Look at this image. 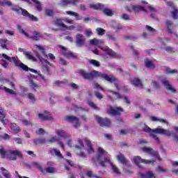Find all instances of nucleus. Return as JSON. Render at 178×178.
Wrapping results in <instances>:
<instances>
[{
    "instance_id": "obj_56",
    "label": "nucleus",
    "mask_w": 178,
    "mask_h": 178,
    "mask_svg": "<svg viewBox=\"0 0 178 178\" xmlns=\"http://www.w3.org/2000/svg\"><path fill=\"white\" fill-rule=\"evenodd\" d=\"M0 65H1V66L4 67L6 69V67L9 66V63H8V61H6V60L2 59L0 60Z\"/></svg>"
},
{
    "instance_id": "obj_30",
    "label": "nucleus",
    "mask_w": 178,
    "mask_h": 178,
    "mask_svg": "<svg viewBox=\"0 0 178 178\" xmlns=\"http://www.w3.org/2000/svg\"><path fill=\"white\" fill-rule=\"evenodd\" d=\"M54 24L58 27H63V29L64 27H66V24H65L60 19H56L54 20Z\"/></svg>"
},
{
    "instance_id": "obj_63",
    "label": "nucleus",
    "mask_w": 178,
    "mask_h": 178,
    "mask_svg": "<svg viewBox=\"0 0 178 178\" xmlns=\"http://www.w3.org/2000/svg\"><path fill=\"white\" fill-rule=\"evenodd\" d=\"M59 63L60 65H63V66H66L67 65V61H66V60L60 58H59Z\"/></svg>"
},
{
    "instance_id": "obj_53",
    "label": "nucleus",
    "mask_w": 178,
    "mask_h": 178,
    "mask_svg": "<svg viewBox=\"0 0 178 178\" xmlns=\"http://www.w3.org/2000/svg\"><path fill=\"white\" fill-rule=\"evenodd\" d=\"M78 143L80 144L81 146H75V148H78V149H82V148H84V144L83 143V140L80 139V138H78Z\"/></svg>"
},
{
    "instance_id": "obj_51",
    "label": "nucleus",
    "mask_w": 178,
    "mask_h": 178,
    "mask_svg": "<svg viewBox=\"0 0 178 178\" xmlns=\"http://www.w3.org/2000/svg\"><path fill=\"white\" fill-rule=\"evenodd\" d=\"M133 9L135 12H140V10H143V11L145 10L144 7L141 6H134Z\"/></svg>"
},
{
    "instance_id": "obj_13",
    "label": "nucleus",
    "mask_w": 178,
    "mask_h": 178,
    "mask_svg": "<svg viewBox=\"0 0 178 178\" xmlns=\"http://www.w3.org/2000/svg\"><path fill=\"white\" fill-rule=\"evenodd\" d=\"M166 27H167V31L170 34H175L176 33L175 32V24H173V22L169 19H167L165 22Z\"/></svg>"
},
{
    "instance_id": "obj_20",
    "label": "nucleus",
    "mask_w": 178,
    "mask_h": 178,
    "mask_svg": "<svg viewBox=\"0 0 178 178\" xmlns=\"http://www.w3.org/2000/svg\"><path fill=\"white\" fill-rule=\"evenodd\" d=\"M142 151H143V152H146L147 154H149V155H152L153 156H156L158 155V152H154V149L151 147H144L142 148Z\"/></svg>"
},
{
    "instance_id": "obj_12",
    "label": "nucleus",
    "mask_w": 178,
    "mask_h": 178,
    "mask_svg": "<svg viewBox=\"0 0 178 178\" xmlns=\"http://www.w3.org/2000/svg\"><path fill=\"white\" fill-rule=\"evenodd\" d=\"M80 1L79 0H60L58 5L60 6H67V5H77Z\"/></svg>"
},
{
    "instance_id": "obj_2",
    "label": "nucleus",
    "mask_w": 178,
    "mask_h": 178,
    "mask_svg": "<svg viewBox=\"0 0 178 178\" xmlns=\"http://www.w3.org/2000/svg\"><path fill=\"white\" fill-rule=\"evenodd\" d=\"M96 159L102 168H105L108 166V165H111L114 173H117L118 175L120 173L119 168L116 167V165H113L111 161V159L108 158V152H105L102 147H98V154L96 156Z\"/></svg>"
},
{
    "instance_id": "obj_50",
    "label": "nucleus",
    "mask_w": 178,
    "mask_h": 178,
    "mask_svg": "<svg viewBox=\"0 0 178 178\" xmlns=\"http://www.w3.org/2000/svg\"><path fill=\"white\" fill-rule=\"evenodd\" d=\"M0 155L1 158L5 159L6 158V155L8 156V152L5 151V149H3V147H1L0 149Z\"/></svg>"
},
{
    "instance_id": "obj_54",
    "label": "nucleus",
    "mask_w": 178,
    "mask_h": 178,
    "mask_svg": "<svg viewBox=\"0 0 178 178\" xmlns=\"http://www.w3.org/2000/svg\"><path fill=\"white\" fill-rule=\"evenodd\" d=\"M17 30L22 33L26 35V37H29V34L24 31V29L20 25H17Z\"/></svg>"
},
{
    "instance_id": "obj_24",
    "label": "nucleus",
    "mask_w": 178,
    "mask_h": 178,
    "mask_svg": "<svg viewBox=\"0 0 178 178\" xmlns=\"http://www.w3.org/2000/svg\"><path fill=\"white\" fill-rule=\"evenodd\" d=\"M85 143H86V145L88 146V154H93L94 148H92V144L91 143V141H90L88 138H85Z\"/></svg>"
},
{
    "instance_id": "obj_10",
    "label": "nucleus",
    "mask_w": 178,
    "mask_h": 178,
    "mask_svg": "<svg viewBox=\"0 0 178 178\" xmlns=\"http://www.w3.org/2000/svg\"><path fill=\"white\" fill-rule=\"evenodd\" d=\"M75 43L76 47L81 48L86 44V37L81 33L76 34Z\"/></svg>"
},
{
    "instance_id": "obj_6",
    "label": "nucleus",
    "mask_w": 178,
    "mask_h": 178,
    "mask_svg": "<svg viewBox=\"0 0 178 178\" xmlns=\"http://www.w3.org/2000/svg\"><path fill=\"white\" fill-rule=\"evenodd\" d=\"M134 162L138 168H143L141 163H145L146 165H154L155 161L145 160L141 158L140 156H136L134 157Z\"/></svg>"
},
{
    "instance_id": "obj_38",
    "label": "nucleus",
    "mask_w": 178,
    "mask_h": 178,
    "mask_svg": "<svg viewBox=\"0 0 178 178\" xmlns=\"http://www.w3.org/2000/svg\"><path fill=\"white\" fill-rule=\"evenodd\" d=\"M67 83V81H54V84L56 87H62V86H65V84Z\"/></svg>"
},
{
    "instance_id": "obj_9",
    "label": "nucleus",
    "mask_w": 178,
    "mask_h": 178,
    "mask_svg": "<svg viewBox=\"0 0 178 178\" xmlns=\"http://www.w3.org/2000/svg\"><path fill=\"white\" fill-rule=\"evenodd\" d=\"M16 155L19 156V158H23V154H22L17 150H9L7 152V158L10 161H16Z\"/></svg>"
},
{
    "instance_id": "obj_16",
    "label": "nucleus",
    "mask_w": 178,
    "mask_h": 178,
    "mask_svg": "<svg viewBox=\"0 0 178 178\" xmlns=\"http://www.w3.org/2000/svg\"><path fill=\"white\" fill-rule=\"evenodd\" d=\"M161 83L162 84H163V86H165V87H166V90H168V91H171V92H176V89L172 87V85H170L168 79H162Z\"/></svg>"
},
{
    "instance_id": "obj_36",
    "label": "nucleus",
    "mask_w": 178,
    "mask_h": 178,
    "mask_svg": "<svg viewBox=\"0 0 178 178\" xmlns=\"http://www.w3.org/2000/svg\"><path fill=\"white\" fill-rule=\"evenodd\" d=\"M35 54L37 58L39 59V60L42 62V63H48L49 65H51V63L48 60L44 59L37 51H35Z\"/></svg>"
},
{
    "instance_id": "obj_47",
    "label": "nucleus",
    "mask_w": 178,
    "mask_h": 178,
    "mask_svg": "<svg viewBox=\"0 0 178 178\" xmlns=\"http://www.w3.org/2000/svg\"><path fill=\"white\" fill-rule=\"evenodd\" d=\"M88 104L89 106H90V108H92L93 109H95L96 111H99V108H98L94 102L88 100Z\"/></svg>"
},
{
    "instance_id": "obj_64",
    "label": "nucleus",
    "mask_w": 178,
    "mask_h": 178,
    "mask_svg": "<svg viewBox=\"0 0 178 178\" xmlns=\"http://www.w3.org/2000/svg\"><path fill=\"white\" fill-rule=\"evenodd\" d=\"M177 13H178L177 9H175L172 12V16L173 19H178Z\"/></svg>"
},
{
    "instance_id": "obj_21",
    "label": "nucleus",
    "mask_w": 178,
    "mask_h": 178,
    "mask_svg": "<svg viewBox=\"0 0 178 178\" xmlns=\"http://www.w3.org/2000/svg\"><path fill=\"white\" fill-rule=\"evenodd\" d=\"M49 154H51V155H56V156H58V158L63 159V156L61 154L60 151L58 149L54 148L53 149L49 150Z\"/></svg>"
},
{
    "instance_id": "obj_4",
    "label": "nucleus",
    "mask_w": 178,
    "mask_h": 178,
    "mask_svg": "<svg viewBox=\"0 0 178 178\" xmlns=\"http://www.w3.org/2000/svg\"><path fill=\"white\" fill-rule=\"evenodd\" d=\"M3 58L4 59H6V60H8V62H13L17 66V67H21L24 72H29V67H28L27 65H24L23 63L20 62L19 60L16 59V57H10L6 55V54H2Z\"/></svg>"
},
{
    "instance_id": "obj_48",
    "label": "nucleus",
    "mask_w": 178,
    "mask_h": 178,
    "mask_svg": "<svg viewBox=\"0 0 178 178\" xmlns=\"http://www.w3.org/2000/svg\"><path fill=\"white\" fill-rule=\"evenodd\" d=\"M47 173H56V168L54 167H48L45 168Z\"/></svg>"
},
{
    "instance_id": "obj_43",
    "label": "nucleus",
    "mask_w": 178,
    "mask_h": 178,
    "mask_svg": "<svg viewBox=\"0 0 178 178\" xmlns=\"http://www.w3.org/2000/svg\"><path fill=\"white\" fill-rule=\"evenodd\" d=\"M10 129L11 130H13V131H15L16 133L19 132V131L20 130V128L17 127V125L15 123L10 124Z\"/></svg>"
},
{
    "instance_id": "obj_28",
    "label": "nucleus",
    "mask_w": 178,
    "mask_h": 178,
    "mask_svg": "<svg viewBox=\"0 0 178 178\" xmlns=\"http://www.w3.org/2000/svg\"><path fill=\"white\" fill-rule=\"evenodd\" d=\"M145 65L148 69H152V70H154V69H155V64L152 63V62L148 58L145 59Z\"/></svg>"
},
{
    "instance_id": "obj_8",
    "label": "nucleus",
    "mask_w": 178,
    "mask_h": 178,
    "mask_svg": "<svg viewBox=\"0 0 178 178\" xmlns=\"http://www.w3.org/2000/svg\"><path fill=\"white\" fill-rule=\"evenodd\" d=\"M96 120L97 123L102 127H109L111 126V120L108 118H102L98 115L95 116Z\"/></svg>"
},
{
    "instance_id": "obj_41",
    "label": "nucleus",
    "mask_w": 178,
    "mask_h": 178,
    "mask_svg": "<svg viewBox=\"0 0 178 178\" xmlns=\"http://www.w3.org/2000/svg\"><path fill=\"white\" fill-rule=\"evenodd\" d=\"M45 16H48L49 17H52L55 13H54V10L46 9L44 12Z\"/></svg>"
},
{
    "instance_id": "obj_49",
    "label": "nucleus",
    "mask_w": 178,
    "mask_h": 178,
    "mask_svg": "<svg viewBox=\"0 0 178 178\" xmlns=\"http://www.w3.org/2000/svg\"><path fill=\"white\" fill-rule=\"evenodd\" d=\"M152 84L154 88H155V90H160L161 89V84H159L158 83V81H152Z\"/></svg>"
},
{
    "instance_id": "obj_62",
    "label": "nucleus",
    "mask_w": 178,
    "mask_h": 178,
    "mask_svg": "<svg viewBox=\"0 0 178 178\" xmlns=\"http://www.w3.org/2000/svg\"><path fill=\"white\" fill-rule=\"evenodd\" d=\"M6 92H8V94H10L11 95H16L17 93L15 92V90L10 89V88H6Z\"/></svg>"
},
{
    "instance_id": "obj_60",
    "label": "nucleus",
    "mask_w": 178,
    "mask_h": 178,
    "mask_svg": "<svg viewBox=\"0 0 178 178\" xmlns=\"http://www.w3.org/2000/svg\"><path fill=\"white\" fill-rule=\"evenodd\" d=\"M85 34L86 37H91V35H92V31L90 29H86L85 31Z\"/></svg>"
},
{
    "instance_id": "obj_29",
    "label": "nucleus",
    "mask_w": 178,
    "mask_h": 178,
    "mask_svg": "<svg viewBox=\"0 0 178 178\" xmlns=\"http://www.w3.org/2000/svg\"><path fill=\"white\" fill-rule=\"evenodd\" d=\"M90 8H92V9H95V10H101L105 8V6L99 3L97 4H90Z\"/></svg>"
},
{
    "instance_id": "obj_39",
    "label": "nucleus",
    "mask_w": 178,
    "mask_h": 178,
    "mask_svg": "<svg viewBox=\"0 0 178 178\" xmlns=\"http://www.w3.org/2000/svg\"><path fill=\"white\" fill-rule=\"evenodd\" d=\"M33 2L35 3V8L37 10L41 12L42 10V7L41 6V3L38 0H32Z\"/></svg>"
},
{
    "instance_id": "obj_37",
    "label": "nucleus",
    "mask_w": 178,
    "mask_h": 178,
    "mask_svg": "<svg viewBox=\"0 0 178 178\" xmlns=\"http://www.w3.org/2000/svg\"><path fill=\"white\" fill-rule=\"evenodd\" d=\"M86 176H88V177H90V178H102L94 174V172L91 170L87 171Z\"/></svg>"
},
{
    "instance_id": "obj_42",
    "label": "nucleus",
    "mask_w": 178,
    "mask_h": 178,
    "mask_svg": "<svg viewBox=\"0 0 178 178\" xmlns=\"http://www.w3.org/2000/svg\"><path fill=\"white\" fill-rule=\"evenodd\" d=\"M1 170L3 176H5V177H6V178L10 177V174L9 173V171H8V170L5 169V168L1 167Z\"/></svg>"
},
{
    "instance_id": "obj_5",
    "label": "nucleus",
    "mask_w": 178,
    "mask_h": 178,
    "mask_svg": "<svg viewBox=\"0 0 178 178\" xmlns=\"http://www.w3.org/2000/svg\"><path fill=\"white\" fill-rule=\"evenodd\" d=\"M108 115L112 116H120L122 115V112H124V110L122 107H113L112 106H108L106 110Z\"/></svg>"
},
{
    "instance_id": "obj_11",
    "label": "nucleus",
    "mask_w": 178,
    "mask_h": 178,
    "mask_svg": "<svg viewBox=\"0 0 178 178\" xmlns=\"http://www.w3.org/2000/svg\"><path fill=\"white\" fill-rule=\"evenodd\" d=\"M66 120L67 122H70V123H72L75 129H77V127H80V121L79 118H77L74 115L67 116Z\"/></svg>"
},
{
    "instance_id": "obj_1",
    "label": "nucleus",
    "mask_w": 178,
    "mask_h": 178,
    "mask_svg": "<svg viewBox=\"0 0 178 178\" xmlns=\"http://www.w3.org/2000/svg\"><path fill=\"white\" fill-rule=\"evenodd\" d=\"M76 72L85 80H94L95 77H102V79H104V80L109 81V83H115V87H116L117 90H119V80L113 75L108 76L106 74H102L96 70L87 72L83 69L78 70Z\"/></svg>"
},
{
    "instance_id": "obj_52",
    "label": "nucleus",
    "mask_w": 178,
    "mask_h": 178,
    "mask_svg": "<svg viewBox=\"0 0 178 178\" xmlns=\"http://www.w3.org/2000/svg\"><path fill=\"white\" fill-rule=\"evenodd\" d=\"M103 12L104 15H106L107 16H112L113 15V13L109 8H104Z\"/></svg>"
},
{
    "instance_id": "obj_15",
    "label": "nucleus",
    "mask_w": 178,
    "mask_h": 178,
    "mask_svg": "<svg viewBox=\"0 0 178 178\" xmlns=\"http://www.w3.org/2000/svg\"><path fill=\"white\" fill-rule=\"evenodd\" d=\"M47 143L50 144H54V143H58V145L61 147V148H65V145H63V142L60 141V138H58L57 136H54L48 139Z\"/></svg>"
},
{
    "instance_id": "obj_32",
    "label": "nucleus",
    "mask_w": 178,
    "mask_h": 178,
    "mask_svg": "<svg viewBox=\"0 0 178 178\" xmlns=\"http://www.w3.org/2000/svg\"><path fill=\"white\" fill-rule=\"evenodd\" d=\"M9 42V40L8 39H1L0 40V44L1 48L3 49H8V47L6 46V44Z\"/></svg>"
},
{
    "instance_id": "obj_57",
    "label": "nucleus",
    "mask_w": 178,
    "mask_h": 178,
    "mask_svg": "<svg viewBox=\"0 0 178 178\" xmlns=\"http://www.w3.org/2000/svg\"><path fill=\"white\" fill-rule=\"evenodd\" d=\"M36 48L40 51L42 55H45V49L44 47L40 46V45H36ZM47 56V55H45Z\"/></svg>"
},
{
    "instance_id": "obj_44",
    "label": "nucleus",
    "mask_w": 178,
    "mask_h": 178,
    "mask_svg": "<svg viewBox=\"0 0 178 178\" xmlns=\"http://www.w3.org/2000/svg\"><path fill=\"white\" fill-rule=\"evenodd\" d=\"M0 5L1 6H5V5H7V6H12V3L8 0H3L2 1H0Z\"/></svg>"
},
{
    "instance_id": "obj_22",
    "label": "nucleus",
    "mask_w": 178,
    "mask_h": 178,
    "mask_svg": "<svg viewBox=\"0 0 178 178\" xmlns=\"http://www.w3.org/2000/svg\"><path fill=\"white\" fill-rule=\"evenodd\" d=\"M65 13L70 16H74L76 20H82L83 16L80 15L79 13L74 11H66Z\"/></svg>"
},
{
    "instance_id": "obj_46",
    "label": "nucleus",
    "mask_w": 178,
    "mask_h": 178,
    "mask_svg": "<svg viewBox=\"0 0 178 178\" xmlns=\"http://www.w3.org/2000/svg\"><path fill=\"white\" fill-rule=\"evenodd\" d=\"M165 73L166 74H175V73H178V70H172L170 68H167L165 70Z\"/></svg>"
},
{
    "instance_id": "obj_23",
    "label": "nucleus",
    "mask_w": 178,
    "mask_h": 178,
    "mask_svg": "<svg viewBox=\"0 0 178 178\" xmlns=\"http://www.w3.org/2000/svg\"><path fill=\"white\" fill-rule=\"evenodd\" d=\"M33 143H34L35 145H38L40 144H47V140L45 138H35L33 140Z\"/></svg>"
},
{
    "instance_id": "obj_7",
    "label": "nucleus",
    "mask_w": 178,
    "mask_h": 178,
    "mask_svg": "<svg viewBox=\"0 0 178 178\" xmlns=\"http://www.w3.org/2000/svg\"><path fill=\"white\" fill-rule=\"evenodd\" d=\"M99 48L104 52H106V54L109 55V56H111V58H114L115 59H120L122 58L120 54L115 52L112 49H109V47H100Z\"/></svg>"
},
{
    "instance_id": "obj_26",
    "label": "nucleus",
    "mask_w": 178,
    "mask_h": 178,
    "mask_svg": "<svg viewBox=\"0 0 178 178\" xmlns=\"http://www.w3.org/2000/svg\"><path fill=\"white\" fill-rule=\"evenodd\" d=\"M24 16H26V17H29V19H30V20H31L32 22H38V18L30 14L27 10L26 11L24 12Z\"/></svg>"
},
{
    "instance_id": "obj_45",
    "label": "nucleus",
    "mask_w": 178,
    "mask_h": 178,
    "mask_svg": "<svg viewBox=\"0 0 178 178\" xmlns=\"http://www.w3.org/2000/svg\"><path fill=\"white\" fill-rule=\"evenodd\" d=\"M38 116H39V119H40V120H48V119H49V115H44V114H42V113H40L38 114Z\"/></svg>"
},
{
    "instance_id": "obj_33",
    "label": "nucleus",
    "mask_w": 178,
    "mask_h": 178,
    "mask_svg": "<svg viewBox=\"0 0 178 178\" xmlns=\"http://www.w3.org/2000/svg\"><path fill=\"white\" fill-rule=\"evenodd\" d=\"M104 42L102 40H99L97 38H94L90 40V45H99V44H102Z\"/></svg>"
},
{
    "instance_id": "obj_35",
    "label": "nucleus",
    "mask_w": 178,
    "mask_h": 178,
    "mask_svg": "<svg viewBox=\"0 0 178 178\" xmlns=\"http://www.w3.org/2000/svg\"><path fill=\"white\" fill-rule=\"evenodd\" d=\"M57 134L59 137H62L63 138H70V137H72V135L66 134L63 131H59Z\"/></svg>"
},
{
    "instance_id": "obj_3",
    "label": "nucleus",
    "mask_w": 178,
    "mask_h": 178,
    "mask_svg": "<svg viewBox=\"0 0 178 178\" xmlns=\"http://www.w3.org/2000/svg\"><path fill=\"white\" fill-rule=\"evenodd\" d=\"M143 131H145L146 133H149L150 137L154 138L157 144H159L161 141L159 140V138H158L156 134H162L163 136H166L167 137H170L172 136V133H170V131L169 130L161 129L159 127L154 129H152L147 124H145V127H143Z\"/></svg>"
},
{
    "instance_id": "obj_40",
    "label": "nucleus",
    "mask_w": 178,
    "mask_h": 178,
    "mask_svg": "<svg viewBox=\"0 0 178 178\" xmlns=\"http://www.w3.org/2000/svg\"><path fill=\"white\" fill-rule=\"evenodd\" d=\"M89 63L93 66H95L96 67H99V66H101L99 61L94 59L89 60Z\"/></svg>"
},
{
    "instance_id": "obj_34",
    "label": "nucleus",
    "mask_w": 178,
    "mask_h": 178,
    "mask_svg": "<svg viewBox=\"0 0 178 178\" xmlns=\"http://www.w3.org/2000/svg\"><path fill=\"white\" fill-rule=\"evenodd\" d=\"M30 87L33 88L35 91H37L40 88V85H38L37 83L34 82V81L31 80L30 81Z\"/></svg>"
},
{
    "instance_id": "obj_59",
    "label": "nucleus",
    "mask_w": 178,
    "mask_h": 178,
    "mask_svg": "<svg viewBox=\"0 0 178 178\" xmlns=\"http://www.w3.org/2000/svg\"><path fill=\"white\" fill-rule=\"evenodd\" d=\"M42 70L45 74H49V67H48L47 65H43Z\"/></svg>"
},
{
    "instance_id": "obj_27",
    "label": "nucleus",
    "mask_w": 178,
    "mask_h": 178,
    "mask_svg": "<svg viewBox=\"0 0 178 178\" xmlns=\"http://www.w3.org/2000/svg\"><path fill=\"white\" fill-rule=\"evenodd\" d=\"M131 83L136 87H143V82H141V80L138 78H134Z\"/></svg>"
},
{
    "instance_id": "obj_31",
    "label": "nucleus",
    "mask_w": 178,
    "mask_h": 178,
    "mask_svg": "<svg viewBox=\"0 0 178 178\" xmlns=\"http://www.w3.org/2000/svg\"><path fill=\"white\" fill-rule=\"evenodd\" d=\"M31 166H33V168H36V169H38L40 172L42 173H44V169H42V167L41 166L40 164H39L38 162L33 161L31 163Z\"/></svg>"
},
{
    "instance_id": "obj_61",
    "label": "nucleus",
    "mask_w": 178,
    "mask_h": 178,
    "mask_svg": "<svg viewBox=\"0 0 178 178\" xmlns=\"http://www.w3.org/2000/svg\"><path fill=\"white\" fill-rule=\"evenodd\" d=\"M146 30H147V31H149V33H155L156 31L155 29L152 28L149 25L146 26Z\"/></svg>"
},
{
    "instance_id": "obj_19",
    "label": "nucleus",
    "mask_w": 178,
    "mask_h": 178,
    "mask_svg": "<svg viewBox=\"0 0 178 178\" xmlns=\"http://www.w3.org/2000/svg\"><path fill=\"white\" fill-rule=\"evenodd\" d=\"M19 52H23L24 55L26 56L27 59H29L30 60H33V62H35L37 60V58H35L33 55L31 54V52L29 51H24V49L22 48H19Z\"/></svg>"
},
{
    "instance_id": "obj_17",
    "label": "nucleus",
    "mask_w": 178,
    "mask_h": 178,
    "mask_svg": "<svg viewBox=\"0 0 178 178\" xmlns=\"http://www.w3.org/2000/svg\"><path fill=\"white\" fill-rule=\"evenodd\" d=\"M117 159L118 161H119V162H120V163L124 165V166L129 165V160L126 159L124 154L120 153L119 155L117 156Z\"/></svg>"
},
{
    "instance_id": "obj_14",
    "label": "nucleus",
    "mask_w": 178,
    "mask_h": 178,
    "mask_svg": "<svg viewBox=\"0 0 178 178\" xmlns=\"http://www.w3.org/2000/svg\"><path fill=\"white\" fill-rule=\"evenodd\" d=\"M10 6H11V10H13V12H15L17 15H22V16H24V11H26V10L17 5H12V3Z\"/></svg>"
},
{
    "instance_id": "obj_18",
    "label": "nucleus",
    "mask_w": 178,
    "mask_h": 178,
    "mask_svg": "<svg viewBox=\"0 0 178 178\" xmlns=\"http://www.w3.org/2000/svg\"><path fill=\"white\" fill-rule=\"evenodd\" d=\"M60 48H61L64 56L67 57V58H72V59H76V58H77V56H74L73 53L67 51L66 48H65V47L60 46Z\"/></svg>"
},
{
    "instance_id": "obj_25",
    "label": "nucleus",
    "mask_w": 178,
    "mask_h": 178,
    "mask_svg": "<svg viewBox=\"0 0 178 178\" xmlns=\"http://www.w3.org/2000/svg\"><path fill=\"white\" fill-rule=\"evenodd\" d=\"M28 38H31V40H33V41H38L40 38H42V35L37 31H34L33 33V36H29Z\"/></svg>"
},
{
    "instance_id": "obj_55",
    "label": "nucleus",
    "mask_w": 178,
    "mask_h": 178,
    "mask_svg": "<svg viewBox=\"0 0 178 178\" xmlns=\"http://www.w3.org/2000/svg\"><path fill=\"white\" fill-rule=\"evenodd\" d=\"M96 31H97L98 35H104V34H105V29H104L102 28H97L96 29Z\"/></svg>"
},
{
    "instance_id": "obj_58",
    "label": "nucleus",
    "mask_w": 178,
    "mask_h": 178,
    "mask_svg": "<svg viewBox=\"0 0 178 178\" xmlns=\"http://www.w3.org/2000/svg\"><path fill=\"white\" fill-rule=\"evenodd\" d=\"M131 49L133 50V54L136 58H140V53L136 49H133V46L131 47Z\"/></svg>"
}]
</instances>
